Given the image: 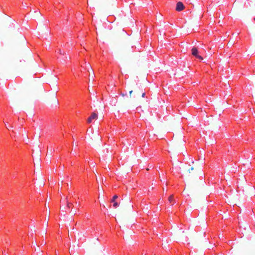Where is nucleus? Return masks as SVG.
<instances>
[{"label":"nucleus","instance_id":"39448f33","mask_svg":"<svg viewBox=\"0 0 255 255\" xmlns=\"http://www.w3.org/2000/svg\"><path fill=\"white\" fill-rule=\"evenodd\" d=\"M168 201L172 205L174 204V196L173 195H170L169 197V198H168Z\"/></svg>","mask_w":255,"mask_h":255},{"label":"nucleus","instance_id":"6e6552de","mask_svg":"<svg viewBox=\"0 0 255 255\" xmlns=\"http://www.w3.org/2000/svg\"><path fill=\"white\" fill-rule=\"evenodd\" d=\"M113 203V207L114 208H117L119 206V204L117 202L115 201Z\"/></svg>","mask_w":255,"mask_h":255},{"label":"nucleus","instance_id":"423d86ee","mask_svg":"<svg viewBox=\"0 0 255 255\" xmlns=\"http://www.w3.org/2000/svg\"><path fill=\"white\" fill-rule=\"evenodd\" d=\"M73 206V204L71 202H67V206H66V207H67V208L69 210Z\"/></svg>","mask_w":255,"mask_h":255},{"label":"nucleus","instance_id":"f257e3e1","mask_svg":"<svg viewBox=\"0 0 255 255\" xmlns=\"http://www.w3.org/2000/svg\"><path fill=\"white\" fill-rule=\"evenodd\" d=\"M192 55L194 56L196 59H198L200 60H202L203 58L200 55V53L198 48L196 47H193L191 49Z\"/></svg>","mask_w":255,"mask_h":255},{"label":"nucleus","instance_id":"9b49d317","mask_svg":"<svg viewBox=\"0 0 255 255\" xmlns=\"http://www.w3.org/2000/svg\"><path fill=\"white\" fill-rule=\"evenodd\" d=\"M57 58H58V59H61L60 57H59V56H58V57H57Z\"/></svg>","mask_w":255,"mask_h":255},{"label":"nucleus","instance_id":"0eeeda50","mask_svg":"<svg viewBox=\"0 0 255 255\" xmlns=\"http://www.w3.org/2000/svg\"><path fill=\"white\" fill-rule=\"evenodd\" d=\"M118 198V196L117 195H115L112 199L111 200V202H114L115 201L116 199Z\"/></svg>","mask_w":255,"mask_h":255},{"label":"nucleus","instance_id":"f03ea898","mask_svg":"<svg viewBox=\"0 0 255 255\" xmlns=\"http://www.w3.org/2000/svg\"><path fill=\"white\" fill-rule=\"evenodd\" d=\"M185 8V6L183 4V3L179 1L176 4V10L178 11H181L183 10Z\"/></svg>","mask_w":255,"mask_h":255},{"label":"nucleus","instance_id":"9d476101","mask_svg":"<svg viewBox=\"0 0 255 255\" xmlns=\"http://www.w3.org/2000/svg\"><path fill=\"white\" fill-rule=\"evenodd\" d=\"M132 91H130L129 92L130 94H132Z\"/></svg>","mask_w":255,"mask_h":255},{"label":"nucleus","instance_id":"1a4fd4ad","mask_svg":"<svg viewBox=\"0 0 255 255\" xmlns=\"http://www.w3.org/2000/svg\"><path fill=\"white\" fill-rule=\"evenodd\" d=\"M145 94H145V92H143V93L142 94V96H142V98H144V97H145Z\"/></svg>","mask_w":255,"mask_h":255},{"label":"nucleus","instance_id":"f8f14e48","mask_svg":"<svg viewBox=\"0 0 255 255\" xmlns=\"http://www.w3.org/2000/svg\"><path fill=\"white\" fill-rule=\"evenodd\" d=\"M254 20H255V18H254Z\"/></svg>","mask_w":255,"mask_h":255},{"label":"nucleus","instance_id":"20e7f679","mask_svg":"<svg viewBox=\"0 0 255 255\" xmlns=\"http://www.w3.org/2000/svg\"><path fill=\"white\" fill-rule=\"evenodd\" d=\"M59 54L61 55V56H63V57L61 58V59L64 61H65L66 59H67V55H64V54H65V52L62 51V50L61 49H59L58 50V52Z\"/></svg>","mask_w":255,"mask_h":255},{"label":"nucleus","instance_id":"7ed1b4c3","mask_svg":"<svg viewBox=\"0 0 255 255\" xmlns=\"http://www.w3.org/2000/svg\"><path fill=\"white\" fill-rule=\"evenodd\" d=\"M97 115L95 113H93L91 116L88 118L87 123H91L93 120H95L97 118Z\"/></svg>","mask_w":255,"mask_h":255}]
</instances>
